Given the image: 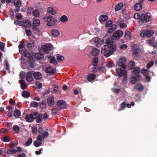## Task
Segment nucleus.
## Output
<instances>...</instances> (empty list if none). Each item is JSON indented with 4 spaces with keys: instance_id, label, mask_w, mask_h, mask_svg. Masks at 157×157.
Returning a JSON list of instances; mask_svg holds the SVG:
<instances>
[{
    "instance_id": "1",
    "label": "nucleus",
    "mask_w": 157,
    "mask_h": 157,
    "mask_svg": "<svg viewBox=\"0 0 157 157\" xmlns=\"http://www.w3.org/2000/svg\"><path fill=\"white\" fill-rule=\"evenodd\" d=\"M105 43L106 44L101 48V53L105 56L108 57L113 54L116 51V44L110 37L106 39Z\"/></svg>"
},
{
    "instance_id": "2",
    "label": "nucleus",
    "mask_w": 157,
    "mask_h": 157,
    "mask_svg": "<svg viewBox=\"0 0 157 157\" xmlns=\"http://www.w3.org/2000/svg\"><path fill=\"white\" fill-rule=\"evenodd\" d=\"M44 21H47V25L49 27L55 24L57 22V20L55 18L53 19L52 17L48 14H46L44 17Z\"/></svg>"
},
{
    "instance_id": "3",
    "label": "nucleus",
    "mask_w": 157,
    "mask_h": 157,
    "mask_svg": "<svg viewBox=\"0 0 157 157\" xmlns=\"http://www.w3.org/2000/svg\"><path fill=\"white\" fill-rule=\"evenodd\" d=\"M151 19V16L150 13H147L145 14H142L140 16L139 22L142 24L146 23L150 21Z\"/></svg>"
},
{
    "instance_id": "4",
    "label": "nucleus",
    "mask_w": 157,
    "mask_h": 157,
    "mask_svg": "<svg viewBox=\"0 0 157 157\" xmlns=\"http://www.w3.org/2000/svg\"><path fill=\"white\" fill-rule=\"evenodd\" d=\"M116 72L119 77L122 76H124V79L126 80L127 78V71L126 70L124 69V71L121 68H117L116 70Z\"/></svg>"
},
{
    "instance_id": "5",
    "label": "nucleus",
    "mask_w": 157,
    "mask_h": 157,
    "mask_svg": "<svg viewBox=\"0 0 157 157\" xmlns=\"http://www.w3.org/2000/svg\"><path fill=\"white\" fill-rule=\"evenodd\" d=\"M154 33L152 30H147L143 31L140 34V36L143 37H150Z\"/></svg>"
},
{
    "instance_id": "6",
    "label": "nucleus",
    "mask_w": 157,
    "mask_h": 157,
    "mask_svg": "<svg viewBox=\"0 0 157 157\" xmlns=\"http://www.w3.org/2000/svg\"><path fill=\"white\" fill-rule=\"evenodd\" d=\"M101 13L104 14H101L99 18V20L101 23L105 21L108 18L106 12H102Z\"/></svg>"
},
{
    "instance_id": "7",
    "label": "nucleus",
    "mask_w": 157,
    "mask_h": 157,
    "mask_svg": "<svg viewBox=\"0 0 157 157\" xmlns=\"http://www.w3.org/2000/svg\"><path fill=\"white\" fill-rule=\"evenodd\" d=\"M149 72L148 69L144 68H142L141 71V73L145 76V78L147 82H149L151 79L150 76L148 75Z\"/></svg>"
},
{
    "instance_id": "8",
    "label": "nucleus",
    "mask_w": 157,
    "mask_h": 157,
    "mask_svg": "<svg viewBox=\"0 0 157 157\" xmlns=\"http://www.w3.org/2000/svg\"><path fill=\"white\" fill-rule=\"evenodd\" d=\"M43 50L47 54L49 53V51L52 50V45L51 44H48L44 45L42 47Z\"/></svg>"
},
{
    "instance_id": "9",
    "label": "nucleus",
    "mask_w": 157,
    "mask_h": 157,
    "mask_svg": "<svg viewBox=\"0 0 157 157\" xmlns=\"http://www.w3.org/2000/svg\"><path fill=\"white\" fill-rule=\"evenodd\" d=\"M126 59L124 58H122L119 60L118 63V65L119 66L121 67L123 69H125L126 67L125 64Z\"/></svg>"
},
{
    "instance_id": "10",
    "label": "nucleus",
    "mask_w": 157,
    "mask_h": 157,
    "mask_svg": "<svg viewBox=\"0 0 157 157\" xmlns=\"http://www.w3.org/2000/svg\"><path fill=\"white\" fill-rule=\"evenodd\" d=\"M57 105L58 107L61 109H65L66 107V102L63 100H59L57 102Z\"/></svg>"
},
{
    "instance_id": "11",
    "label": "nucleus",
    "mask_w": 157,
    "mask_h": 157,
    "mask_svg": "<svg viewBox=\"0 0 157 157\" xmlns=\"http://www.w3.org/2000/svg\"><path fill=\"white\" fill-rule=\"evenodd\" d=\"M140 71V69L138 67H136L134 68L132 71L133 73L135 75V76L138 78L139 79L140 78V76L139 74Z\"/></svg>"
},
{
    "instance_id": "12",
    "label": "nucleus",
    "mask_w": 157,
    "mask_h": 157,
    "mask_svg": "<svg viewBox=\"0 0 157 157\" xmlns=\"http://www.w3.org/2000/svg\"><path fill=\"white\" fill-rule=\"evenodd\" d=\"M47 103L48 106H51L55 104L54 98L53 96H50L48 97L47 100Z\"/></svg>"
},
{
    "instance_id": "13",
    "label": "nucleus",
    "mask_w": 157,
    "mask_h": 157,
    "mask_svg": "<svg viewBox=\"0 0 157 157\" xmlns=\"http://www.w3.org/2000/svg\"><path fill=\"white\" fill-rule=\"evenodd\" d=\"M45 72L46 73H49L51 75H53L56 72V71L54 68H53L51 67H48L45 70Z\"/></svg>"
},
{
    "instance_id": "14",
    "label": "nucleus",
    "mask_w": 157,
    "mask_h": 157,
    "mask_svg": "<svg viewBox=\"0 0 157 157\" xmlns=\"http://www.w3.org/2000/svg\"><path fill=\"white\" fill-rule=\"evenodd\" d=\"M123 34V33L122 31L118 30L114 33L113 36L116 39H119L120 37L122 36Z\"/></svg>"
},
{
    "instance_id": "15",
    "label": "nucleus",
    "mask_w": 157,
    "mask_h": 157,
    "mask_svg": "<svg viewBox=\"0 0 157 157\" xmlns=\"http://www.w3.org/2000/svg\"><path fill=\"white\" fill-rule=\"evenodd\" d=\"M33 74V71H29L27 73V75L26 80L27 81L31 82L33 80V78L32 77Z\"/></svg>"
},
{
    "instance_id": "16",
    "label": "nucleus",
    "mask_w": 157,
    "mask_h": 157,
    "mask_svg": "<svg viewBox=\"0 0 157 157\" xmlns=\"http://www.w3.org/2000/svg\"><path fill=\"white\" fill-rule=\"evenodd\" d=\"M135 88L139 91L141 92L143 91L144 87L141 83L136 84L134 86Z\"/></svg>"
},
{
    "instance_id": "17",
    "label": "nucleus",
    "mask_w": 157,
    "mask_h": 157,
    "mask_svg": "<svg viewBox=\"0 0 157 157\" xmlns=\"http://www.w3.org/2000/svg\"><path fill=\"white\" fill-rule=\"evenodd\" d=\"M141 52V50L138 48H136L132 51V52L133 54L136 57H138L139 55V54Z\"/></svg>"
},
{
    "instance_id": "18",
    "label": "nucleus",
    "mask_w": 157,
    "mask_h": 157,
    "mask_svg": "<svg viewBox=\"0 0 157 157\" xmlns=\"http://www.w3.org/2000/svg\"><path fill=\"white\" fill-rule=\"evenodd\" d=\"M33 75L34 78L36 79H40L42 77V75L41 73L38 72H33Z\"/></svg>"
},
{
    "instance_id": "19",
    "label": "nucleus",
    "mask_w": 157,
    "mask_h": 157,
    "mask_svg": "<svg viewBox=\"0 0 157 157\" xmlns=\"http://www.w3.org/2000/svg\"><path fill=\"white\" fill-rule=\"evenodd\" d=\"M47 11L48 13L50 14L54 15L56 13V10L51 7H48Z\"/></svg>"
},
{
    "instance_id": "20",
    "label": "nucleus",
    "mask_w": 157,
    "mask_h": 157,
    "mask_svg": "<svg viewBox=\"0 0 157 157\" xmlns=\"http://www.w3.org/2000/svg\"><path fill=\"white\" fill-rule=\"evenodd\" d=\"M100 52V50L96 48H94L91 52V54L93 56H96Z\"/></svg>"
},
{
    "instance_id": "21",
    "label": "nucleus",
    "mask_w": 157,
    "mask_h": 157,
    "mask_svg": "<svg viewBox=\"0 0 157 157\" xmlns=\"http://www.w3.org/2000/svg\"><path fill=\"white\" fill-rule=\"evenodd\" d=\"M25 119L27 121L29 122H32L33 121V119L31 114H27Z\"/></svg>"
},
{
    "instance_id": "22",
    "label": "nucleus",
    "mask_w": 157,
    "mask_h": 157,
    "mask_svg": "<svg viewBox=\"0 0 157 157\" xmlns=\"http://www.w3.org/2000/svg\"><path fill=\"white\" fill-rule=\"evenodd\" d=\"M96 76L94 74H89L87 77V80L89 82L93 81L95 78Z\"/></svg>"
},
{
    "instance_id": "23",
    "label": "nucleus",
    "mask_w": 157,
    "mask_h": 157,
    "mask_svg": "<svg viewBox=\"0 0 157 157\" xmlns=\"http://www.w3.org/2000/svg\"><path fill=\"white\" fill-rule=\"evenodd\" d=\"M135 66V63L133 61L130 62L128 64V68L129 70L132 69Z\"/></svg>"
},
{
    "instance_id": "24",
    "label": "nucleus",
    "mask_w": 157,
    "mask_h": 157,
    "mask_svg": "<svg viewBox=\"0 0 157 157\" xmlns=\"http://www.w3.org/2000/svg\"><path fill=\"white\" fill-rule=\"evenodd\" d=\"M117 26L115 25H113L110 26L108 30V33L111 34L114 32L116 29Z\"/></svg>"
},
{
    "instance_id": "25",
    "label": "nucleus",
    "mask_w": 157,
    "mask_h": 157,
    "mask_svg": "<svg viewBox=\"0 0 157 157\" xmlns=\"http://www.w3.org/2000/svg\"><path fill=\"white\" fill-rule=\"evenodd\" d=\"M134 9L136 11H139L142 9V6L140 3H137L134 6Z\"/></svg>"
},
{
    "instance_id": "26",
    "label": "nucleus",
    "mask_w": 157,
    "mask_h": 157,
    "mask_svg": "<svg viewBox=\"0 0 157 157\" xmlns=\"http://www.w3.org/2000/svg\"><path fill=\"white\" fill-rule=\"evenodd\" d=\"M52 35L54 37H57L59 34V31L55 29H52L51 31Z\"/></svg>"
},
{
    "instance_id": "27",
    "label": "nucleus",
    "mask_w": 157,
    "mask_h": 157,
    "mask_svg": "<svg viewBox=\"0 0 157 157\" xmlns=\"http://www.w3.org/2000/svg\"><path fill=\"white\" fill-rule=\"evenodd\" d=\"M123 4L121 2H120L115 7V10L116 11H119L121 9L123 6Z\"/></svg>"
},
{
    "instance_id": "28",
    "label": "nucleus",
    "mask_w": 157,
    "mask_h": 157,
    "mask_svg": "<svg viewBox=\"0 0 157 157\" xmlns=\"http://www.w3.org/2000/svg\"><path fill=\"white\" fill-rule=\"evenodd\" d=\"M126 103L124 102H122L120 105L119 108L118 109V111H121L124 109L126 107Z\"/></svg>"
},
{
    "instance_id": "29",
    "label": "nucleus",
    "mask_w": 157,
    "mask_h": 157,
    "mask_svg": "<svg viewBox=\"0 0 157 157\" xmlns=\"http://www.w3.org/2000/svg\"><path fill=\"white\" fill-rule=\"evenodd\" d=\"M43 114H40L39 116L36 119V122L37 123H40L42 121Z\"/></svg>"
},
{
    "instance_id": "30",
    "label": "nucleus",
    "mask_w": 157,
    "mask_h": 157,
    "mask_svg": "<svg viewBox=\"0 0 157 157\" xmlns=\"http://www.w3.org/2000/svg\"><path fill=\"white\" fill-rule=\"evenodd\" d=\"M67 20V17L65 15L62 16L60 18V21L63 23H65L66 22Z\"/></svg>"
},
{
    "instance_id": "31",
    "label": "nucleus",
    "mask_w": 157,
    "mask_h": 157,
    "mask_svg": "<svg viewBox=\"0 0 157 157\" xmlns=\"http://www.w3.org/2000/svg\"><path fill=\"white\" fill-rule=\"evenodd\" d=\"M13 115L16 117H19L21 115V112L20 111L17 109H16L13 113Z\"/></svg>"
},
{
    "instance_id": "32",
    "label": "nucleus",
    "mask_w": 157,
    "mask_h": 157,
    "mask_svg": "<svg viewBox=\"0 0 157 157\" xmlns=\"http://www.w3.org/2000/svg\"><path fill=\"white\" fill-rule=\"evenodd\" d=\"M33 139L32 138H29L27 141L25 143V145L26 146H29L32 143Z\"/></svg>"
},
{
    "instance_id": "33",
    "label": "nucleus",
    "mask_w": 157,
    "mask_h": 157,
    "mask_svg": "<svg viewBox=\"0 0 157 157\" xmlns=\"http://www.w3.org/2000/svg\"><path fill=\"white\" fill-rule=\"evenodd\" d=\"M22 95L23 97L25 98H28L29 97L30 93L28 91H24L22 92Z\"/></svg>"
},
{
    "instance_id": "34",
    "label": "nucleus",
    "mask_w": 157,
    "mask_h": 157,
    "mask_svg": "<svg viewBox=\"0 0 157 157\" xmlns=\"http://www.w3.org/2000/svg\"><path fill=\"white\" fill-rule=\"evenodd\" d=\"M34 20L33 21V25L35 26H38L40 24V20L39 19H34V18H33Z\"/></svg>"
},
{
    "instance_id": "35",
    "label": "nucleus",
    "mask_w": 157,
    "mask_h": 157,
    "mask_svg": "<svg viewBox=\"0 0 157 157\" xmlns=\"http://www.w3.org/2000/svg\"><path fill=\"white\" fill-rule=\"evenodd\" d=\"M56 57L57 60L59 62L62 61L64 59V57L59 54H57L56 55Z\"/></svg>"
},
{
    "instance_id": "36",
    "label": "nucleus",
    "mask_w": 157,
    "mask_h": 157,
    "mask_svg": "<svg viewBox=\"0 0 157 157\" xmlns=\"http://www.w3.org/2000/svg\"><path fill=\"white\" fill-rule=\"evenodd\" d=\"M36 139L39 141H43L44 140V138L43 136V133L41 134L38 135L36 137Z\"/></svg>"
},
{
    "instance_id": "37",
    "label": "nucleus",
    "mask_w": 157,
    "mask_h": 157,
    "mask_svg": "<svg viewBox=\"0 0 157 157\" xmlns=\"http://www.w3.org/2000/svg\"><path fill=\"white\" fill-rule=\"evenodd\" d=\"M131 33L129 31L126 30L125 32V36L127 40H129L131 37Z\"/></svg>"
},
{
    "instance_id": "38",
    "label": "nucleus",
    "mask_w": 157,
    "mask_h": 157,
    "mask_svg": "<svg viewBox=\"0 0 157 157\" xmlns=\"http://www.w3.org/2000/svg\"><path fill=\"white\" fill-rule=\"evenodd\" d=\"M16 153V150L15 149H8L7 151V153L8 154H13Z\"/></svg>"
},
{
    "instance_id": "39",
    "label": "nucleus",
    "mask_w": 157,
    "mask_h": 157,
    "mask_svg": "<svg viewBox=\"0 0 157 157\" xmlns=\"http://www.w3.org/2000/svg\"><path fill=\"white\" fill-rule=\"evenodd\" d=\"M13 130L15 132L17 133H18L20 131V128L17 125H14L13 127Z\"/></svg>"
},
{
    "instance_id": "40",
    "label": "nucleus",
    "mask_w": 157,
    "mask_h": 157,
    "mask_svg": "<svg viewBox=\"0 0 157 157\" xmlns=\"http://www.w3.org/2000/svg\"><path fill=\"white\" fill-rule=\"evenodd\" d=\"M98 62V58L95 57L92 60V64L94 66H96Z\"/></svg>"
},
{
    "instance_id": "41",
    "label": "nucleus",
    "mask_w": 157,
    "mask_h": 157,
    "mask_svg": "<svg viewBox=\"0 0 157 157\" xmlns=\"http://www.w3.org/2000/svg\"><path fill=\"white\" fill-rule=\"evenodd\" d=\"M14 4L15 6L18 8L21 6V3L20 1L17 0H15Z\"/></svg>"
},
{
    "instance_id": "42",
    "label": "nucleus",
    "mask_w": 157,
    "mask_h": 157,
    "mask_svg": "<svg viewBox=\"0 0 157 157\" xmlns=\"http://www.w3.org/2000/svg\"><path fill=\"white\" fill-rule=\"evenodd\" d=\"M42 143L36 140L34 141L33 145L36 147H39L41 145Z\"/></svg>"
},
{
    "instance_id": "43",
    "label": "nucleus",
    "mask_w": 157,
    "mask_h": 157,
    "mask_svg": "<svg viewBox=\"0 0 157 157\" xmlns=\"http://www.w3.org/2000/svg\"><path fill=\"white\" fill-rule=\"evenodd\" d=\"M10 140V138L7 136H4L2 139V140L4 142H9Z\"/></svg>"
},
{
    "instance_id": "44",
    "label": "nucleus",
    "mask_w": 157,
    "mask_h": 157,
    "mask_svg": "<svg viewBox=\"0 0 157 157\" xmlns=\"http://www.w3.org/2000/svg\"><path fill=\"white\" fill-rule=\"evenodd\" d=\"M46 104L45 101H41L40 103V107L43 109H44L46 108Z\"/></svg>"
},
{
    "instance_id": "45",
    "label": "nucleus",
    "mask_w": 157,
    "mask_h": 157,
    "mask_svg": "<svg viewBox=\"0 0 157 157\" xmlns=\"http://www.w3.org/2000/svg\"><path fill=\"white\" fill-rule=\"evenodd\" d=\"M114 66V64L113 61H110L107 63L106 66L109 68L112 67Z\"/></svg>"
},
{
    "instance_id": "46",
    "label": "nucleus",
    "mask_w": 157,
    "mask_h": 157,
    "mask_svg": "<svg viewBox=\"0 0 157 157\" xmlns=\"http://www.w3.org/2000/svg\"><path fill=\"white\" fill-rule=\"evenodd\" d=\"M40 114H39L37 112H34L33 113L31 114L33 119H36L38 117Z\"/></svg>"
},
{
    "instance_id": "47",
    "label": "nucleus",
    "mask_w": 157,
    "mask_h": 157,
    "mask_svg": "<svg viewBox=\"0 0 157 157\" xmlns=\"http://www.w3.org/2000/svg\"><path fill=\"white\" fill-rule=\"evenodd\" d=\"M154 64V62L153 60L150 61L147 64L146 67L147 69L150 68Z\"/></svg>"
},
{
    "instance_id": "48",
    "label": "nucleus",
    "mask_w": 157,
    "mask_h": 157,
    "mask_svg": "<svg viewBox=\"0 0 157 157\" xmlns=\"http://www.w3.org/2000/svg\"><path fill=\"white\" fill-rule=\"evenodd\" d=\"M24 25L26 27L29 28L31 26L30 22L28 20H26L24 22Z\"/></svg>"
},
{
    "instance_id": "49",
    "label": "nucleus",
    "mask_w": 157,
    "mask_h": 157,
    "mask_svg": "<svg viewBox=\"0 0 157 157\" xmlns=\"http://www.w3.org/2000/svg\"><path fill=\"white\" fill-rule=\"evenodd\" d=\"M33 14L34 17H38L40 16V13L38 10H35L33 12Z\"/></svg>"
},
{
    "instance_id": "50",
    "label": "nucleus",
    "mask_w": 157,
    "mask_h": 157,
    "mask_svg": "<svg viewBox=\"0 0 157 157\" xmlns=\"http://www.w3.org/2000/svg\"><path fill=\"white\" fill-rule=\"evenodd\" d=\"M30 105L34 107L37 108L38 106V103L36 102L33 101L30 103Z\"/></svg>"
},
{
    "instance_id": "51",
    "label": "nucleus",
    "mask_w": 157,
    "mask_h": 157,
    "mask_svg": "<svg viewBox=\"0 0 157 157\" xmlns=\"http://www.w3.org/2000/svg\"><path fill=\"white\" fill-rule=\"evenodd\" d=\"M43 56L42 54H40V53L36 54L35 55V58L38 59H42L43 58Z\"/></svg>"
},
{
    "instance_id": "52",
    "label": "nucleus",
    "mask_w": 157,
    "mask_h": 157,
    "mask_svg": "<svg viewBox=\"0 0 157 157\" xmlns=\"http://www.w3.org/2000/svg\"><path fill=\"white\" fill-rule=\"evenodd\" d=\"M50 63H52L54 65H56L57 64V62L56 61L54 57H52L50 60Z\"/></svg>"
},
{
    "instance_id": "53",
    "label": "nucleus",
    "mask_w": 157,
    "mask_h": 157,
    "mask_svg": "<svg viewBox=\"0 0 157 157\" xmlns=\"http://www.w3.org/2000/svg\"><path fill=\"white\" fill-rule=\"evenodd\" d=\"M112 24V21L110 20H109L106 22L105 26L106 27H108L110 26Z\"/></svg>"
},
{
    "instance_id": "54",
    "label": "nucleus",
    "mask_w": 157,
    "mask_h": 157,
    "mask_svg": "<svg viewBox=\"0 0 157 157\" xmlns=\"http://www.w3.org/2000/svg\"><path fill=\"white\" fill-rule=\"evenodd\" d=\"M58 111L59 109H58L56 108H53L52 111V115L56 114L58 113Z\"/></svg>"
},
{
    "instance_id": "55",
    "label": "nucleus",
    "mask_w": 157,
    "mask_h": 157,
    "mask_svg": "<svg viewBox=\"0 0 157 157\" xmlns=\"http://www.w3.org/2000/svg\"><path fill=\"white\" fill-rule=\"evenodd\" d=\"M147 44L149 45H151V46H154V41L153 40H151V39H149L147 40Z\"/></svg>"
},
{
    "instance_id": "56",
    "label": "nucleus",
    "mask_w": 157,
    "mask_h": 157,
    "mask_svg": "<svg viewBox=\"0 0 157 157\" xmlns=\"http://www.w3.org/2000/svg\"><path fill=\"white\" fill-rule=\"evenodd\" d=\"M24 55L25 57L28 58L29 57L31 56L30 53L27 51H25L24 52Z\"/></svg>"
},
{
    "instance_id": "57",
    "label": "nucleus",
    "mask_w": 157,
    "mask_h": 157,
    "mask_svg": "<svg viewBox=\"0 0 157 157\" xmlns=\"http://www.w3.org/2000/svg\"><path fill=\"white\" fill-rule=\"evenodd\" d=\"M33 25H32V28L34 33H37L39 31V29Z\"/></svg>"
},
{
    "instance_id": "58",
    "label": "nucleus",
    "mask_w": 157,
    "mask_h": 157,
    "mask_svg": "<svg viewBox=\"0 0 157 157\" xmlns=\"http://www.w3.org/2000/svg\"><path fill=\"white\" fill-rule=\"evenodd\" d=\"M16 17L17 19L19 20H21L22 18V16L21 14L19 13H16Z\"/></svg>"
},
{
    "instance_id": "59",
    "label": "nucleus",
    "mask_w": 157,
    "mask_h": 157,
    "mask_svg": "<svg viewBox=\"0 0 157 157\" xmlns=\"http://www.w3.org/2000/svg\"><path fill=\"white\" fill-rule=\"evenodd\" d=\"M24 48L25 46H24V44L22 43H21L20 44L19 46V51L23 50L24 49Z\"/></svg>"
},
{
    "instance_id": "60",
    "label": "nucleus",
    "mask_w": 157,
    "mask_h": 157,
    "mask_svg": "<svg viewBox=\"0 0 157 157\" xmlns=\"http://www.w3.org/2000/svg\"><path fill=\"white\" fill-rule=\"evenodd\" d=\"M25 32L26 34L28 36H31L32 35V33L30 30H28L27 29H25Z\"/></svg>"
},
{
    "instance_id": "61",
    "label": "nucleus",
    "mask_w": 157,
    "mask_h": 157,
    "mask_svg": "<svg viewBox=\"0 0 157 157\" xmlns=\"http://www.w3.org/2000/svg\"><path fill=\"white\" fill-rule=\"evenodd\" d=\"M140 16L139 14L137 13L134 14V17L136 19H138L139 18L140 19Z\"/></svg>"
},
{
    "instance_id": "62",
    "label": "nucleus",
    "mask_w": 157,
    "mask_h": 157,
    "mask_svg": "<svg viewBox=\"0 0 157 157\" xmlns=\"http://www.w3.org/2000/svg\"><path fill=\"white\" fill-rule=\"evenodd\" d=\"M136 77H132V80H131V83L132 84L135 83V82L137 80Z\"/></svg>"
},
{
    "instance_id": "63",
    "label": "nucleus",
    "mask_w": 157,
    "mask_h": 157,
    "mask_svg": "<svg viewBox=\"0 0 157 157\" xmlns=\"http://www.w3.org/2000/svg\"><path fill=\"white\" fill-rule=\"evenodd\" d=\"M5 46V44L2 42L0 43V49L3 51L4 50Z\"/></svg>"
},
{
    "instance_id": "64",
    "label": "nucleus",
    "mask_w": 157,
    "mask_h": 157,
    "mask_svg": "<svg viewBox=\"0 0 157 157\" xmlns=\"http://www.w3.org/2000/svg\"><path fill=\"white\" fill-rule=\"evenodd\" d=\"M27 46L28 48H32L34 46V44L32 42H29L27 44Z\"/></svg>"
}]
</instances>
